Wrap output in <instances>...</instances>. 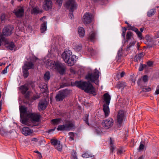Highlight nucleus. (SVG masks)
Here are the masks:
<instances>
[{"label":"nucleus","instance_id":"f257e3e1","mask_svg":"<svg viewBox=\"0 0 159 159\" xmlns=\"http://www.w3.org/2000/svg\"><path fill=\"white\" fill-rule=\"evenodd\" d=\"M72 86H76L81 89L88 93L93 94L94 95L96 94V92L94 88L90 83L81 81H75L73 84H72Z\"/></svg>","mask_w":159,"mask_h":159},{"label":"nucleus","instance_id":"f03ea898","mask_svg":"<svg viewBox=\"0 0 159 159\" xmlns=\"http://www.w3.org/2000/svg\"><path fill=\"white\" fill-rule=\"evenodd\" d=\"M46 67L48 69L57 70L61 74H63L65 68L63 64L59 62H55L54 61L48 59L45 62Z\"/></svg>","mask_w":159,"mask_h":159},{"label":"nucleus","instance_id":"7ed1b4c3","mask_svg":"<svg viewBox=\"0 0 159 159\" xmlns=\"http://www.w3.org/2000/svg\"><path fill=\"white\" fill-rule=\"evenodd\" d=\"M70 51H65L62 54L61 56L64 61L69 66H72L74 64L76 56L71 55Z\"/></svg>","mask_w":159,"mask_h":159},{"label":"nucleus","instance_id":"20e7f679","mask_svg":"<svg viewBox=\"0 0 159 159\" xmlns=\"http://www.w3.org/2000/svg\"><path fill=\"white\" fill-rule=\"evenodd\" d=\"M99 72L98 70H95V72L92 73L88 74L86 76V79L89 81L94 82L97 85L99 84L98 79Z\"/></svg>","mask_w":159,"mask_h":159},{"label":"nucleus","instance_id":"39448f33","mask_svg":"<svg viewBox=\"0 0 159 159\" xmlns=\"http://www.w3.org/2000/svg\"><path fill=\"white\" fill-rule=\"evenodd\" d=\"M26 118L28 120H31V123L29 122V123L31 124L32 126H36L37 124H34V122H38L39 121V115L36 113L32 112V111L26 112Z\"/></svg>","mask_w":159,"mask_h":159},{"label":"nucleus","instance_id":"423d86ee","mask_svg":"<svg viewBox=\"0 0 159 159\" xmlns=\"http://www.w3.org/2000/svg\"><path fill=\"white\" fill-rule=\"evenodd\" d=\"M20 116L21 118V122L23 124L27 125H31V124H30L27 120V119H24L22 116L25 115L26 117V112H30L27 111V109L24 106H21L20 107Z\"/></svg>","mask_w":159,"mask_h":159},{"label":"nucleus","instance_id":"0eeeda50","mask_svg":"<svg viewBox=\"0 0 159 159\" xmlns=\"http://www.w3.org/2000/svg\"><path fill=\"white\" fill-rule=\"evenodd\" d=\"M34 64L31 62H26L23 67V76L25 78H27L29 75V69L34 68Z\"/></svg>","mask_w":159,"mask_h":159},{"label":"nucleus","instance_id":"6e6552de","mask_svg":"<svg viewBox=\"0 0 159 159\" xmlns=\"http://www.w3.org/2000/svg\"><path fill=\"white\" fill-rule=\"evenodd\" d=\"M66 8L68 9L70 13H73L77 7V4L73 0L68 1L66 4Z\"/></svg>","mask_w":159,"mask_h":159},{"label":"nucleus","instance_id":"1a4fd4ad","mask_svg":"<svg viewBox=\"0 0 159 159\" xmlns=\"http://www.w3.org/2000/svg\"><path fill=\"white\" fill-rule=\"evenodd\" d=\"M93 18V16L91 13L89 12L85 13L83 17V22L85 24L91 23Z\"/></svg>","mask_w":159,"mask_h":159},{"label":"nucleus","instance_id":"9d476101","mask_svg":"<svg viewBox=\"0 0 159 159\" xmlns=\"http://www.w3.org/2000/svg\"><path fill=\"white\" fill-rule=\"evenodd\" d=\"M102 125L103 127L106 129H108L111 127L113 125V120L111 118H109L104 120Z\"/></svg>","mask_w":159,"mask_h":159},{"label":"nucleus","instance_id":"9b49d317","mask_svg":"<svg viewBox=\"0 0 159 159\" xmlns=\"http://www.w3.org/2000/svg\"><path fill=\"white\" fill-rule=\"evenodd\" d=\"M125 117V111L122 110H120L117 115L116 122L119 124H121L124 120Z\"/></svg>","mask_w":159,"mask_h":159},{"label":"nucleus","instance_id":"f8f14e48","mask_svg":"<svg viewBox=\"0 0 159 159\" xmlns=\"http://www.w3.org/2000/svg\"><path fill=\"white\" fill-rule=\"evenodd\" d=\"M4 44L5 46L11 50H13L15 46L13 42L9 43L8 40L6 39H1V43Z\"/></svg>","mask_w":159,"mask_h":159},{"label":"nucleus","instance_id":"ddd939ff","mask_svg":"<svg viewBox=\"0 0 159 159\" xmlns=\"http://www.w3.org/2000/svg\"><path fill=\"white\" fill-rule=\"evenodd\" d=\"M51 143L54 145L57 150L59 151H61L62 149V146L61 144L60 141L56 139H53L51 140Z\"/></svg>","mask_w":159,"mask_h":159},{"label":"nucleus","instance_id":"4468645a","mask_svg":"<svg viewBox=\"0 0 159 159\" xmlns=\"http://www.w3.org/2000/svg\"><path fill=\"white\" fill-rule=\"evenodd\" d=\"M13 28V26L11 25H8L5 26L2 31L3 35L5 36L10 35L12 33Z\"/></svg>","mask_w":159,"mask_h":159},{"label":"nucleus","instance_id":"2eb2a0df","mask_svg":"<svg viewBox=\"0 0 159 159\" xmlns=\"http://www.w3.org/2000/svg\"><path fill=\"white\" fill-rule=\"evenodd\" d=\"M13 13L17 17H21L24 15V10L23 7L21 6L18 7L13 11Z\"/></svg>","mask_w":159,"mask_h":159},{"label":"nucleus","instance_id":"dca6fc26","mask_svg":"<svg viewBox=\"0 0 159 159\" xmlns=\"http://www.w3.org/2000/svg\"><path fill=\"white\" fill-rule=\"evenodd\" d=\"M66 97L65 93L64 91H60L56 96L55 99L57 102L61 101Z\"/></svg>","mask_w":159,"mask_h":159},{"label":"nucleus","instance_id":"f3484780","mask_svg":"<svg viewBox=\"0 0 159 159\" xmlns=\"http://www.w3.org/2000/svg\"><path fill=\"white\" fill-rule=\"evenodd\" d=\"M48 102L45 100L40 101L38 105V109L39 111L45 109L47 107Z\"/></svg>","mask_w":159,"mask_h":159},{"label":"nucleus","instance_id":"a211bd4d","mask_svg":"<svg viewBox=\"0 0 159 159\" xmlns=\"http://www.w3.org/2000/svg\"><path fill=\"white\" fill-rule=\"evenodd\" d=\"M22 132L25 135L27 136L33 134L34 131L27 127H24L22 129Z\"/></svg>","mask_w":159,"mask_h":159},{"label":"nucleus","instance_id":"6ab92c4d","mask_svg":"<svg viewBox=\"0 0 159 159\" xmlns=\"http://www.w3.org/2000/svg\"><path fill=\"white\" fill-rule=\"evenodd\" d=\"M88 39L89 40L92 42H94L96 39V34L94 31L92 30L89 33Z\"/></svg>","mask_w":159,"mask_h":159},{"label":"nucleus","instance_id":"aec40b11","mask_svg":"<svg viewBox=\"0 0 159 159\" xmlns=\"http://www.w3.org/2000/svg\"><path fill=\"white\" fill-rule=\"evenodd\" d=\"M52 3L51 0H45L44 2V9L47 10L52 7Z\"/></svg>","mask_w":159,"mask_h":159},{"label":"nucleus","instance_id":"412c9836","mask_svg":"<svg viewBox=\"0 0 159 159\" xmlns=\"http://www.w3.org/2000/svg\"><path fill=\"white\" fill-rule=\"evenodd\" d=\"M148 81V77L146 75L143 76L142 78L139 79L138 81V84L139 86H141L143 84V82H146Z\"/></svg>","mask_w":159,"mask_h":159},{"label":"nucleus","instance_id":"4be33fe9","mask_svg":"<svg viewBox=\"0 0 159 159\" xmlns=\"http://www.w3.org/2000/svg\"><path fill=\"white\" fill-rule=\"evenodd\" d=\"M39 88H40L41 91L42 93H45L48 90L47 85L46 84L44 83H43L39 85Z\"/></svg>","mask_w":159,"mask_h":159},{"label":"nucleus","instance_id":"5701e85b","mask_svg":"<svg viewBox=\"0 0 159 159\" xmlns=\"http://www.w3.org/2000/svg\"><path fill=\"white\" fill-rule=\"evenodd\" d=\"M103 97L105 102L107 105H109L111 99V97L110 95L108 93H106L104 94Z\"/></svg>","mask_w":159,"mask_h":159},{"label":"nucleus","instance_id":"b1692460","mask_svg":"<svg viewBox=\"0 0 159 159\" xmlns=\"http://www.w3.org/2000/svg\"><path fill=\"white\" fill-rule=\"evenodd\" d=\"M103 110L105 113V116L106 117L110 113L109 108L108 106L104 105H103Z\"/></svg>","mask_w":159,"mask_h":159},{"label":"nucleus","instance_id":"393cba45","mask_svg":"<svg viewBox=\"0 0 159 159\" xmlns=\"http://www.w3.org/2000/svg\"><path fill=\"white\" fill-rule=\"evenodd\" d=\"M144 55V53L141 52L136 55L134 58V60L135 61H140Z\"/></svg>","mask_w":159,"mask_h":159},{"label":"nucleus","instance_id":"a878e982","mask_svg":"<svg viewBox=\"0 0 159 159\" xmlns=\"http://www.w3.org/2000/svg\"><path fill=\"white\" fill-rule=\"evenodd\" d=\"M78 32L79 36L80 37H83L85 34V30L82 27H80L79 28Z\"/></svg>","mask_w":159,"mask_h":159},{"label":"nucleus","instance_id":"bb28decb","mask_svg":"<svg viewBox=\"0 0 159 159\" xmlns=\"http://www.w3.org/2000/svg\"><path fill=\"white\" fill-rule=\"evenodd\" d=\"M62 121L61 119L57 118L53 119L51 120L52 124L54 125H57L60 123Z\"/></svg>","mask_w":159,"mask_h":159},{"label":"nucleus","instance_id":"cd10ccee","mask_svg":"<svg viewBox=\"0 0 159 159\" xmlns=\"http://www.w3.org/2000/svg\"><path fill=\"white\" fill-rule=\"evenodd\" d=\"M57 129L58 131H61L64 130H67V127L66 125H59L58 126Z\"/></svg>","mask_w":159,"mask_h":159},{"label":"nucleus","instance_id":"c85d7f7f","mask_svg":"<svg viewBox=\"0 0 159 159\" xmlns=\"http://www.w3.org/2000/svg\"><path fill=\"white\" fill-rule=\"evenodd\" d=\"M20 89L23 94H25L28 89V87L25 86H22L20 87Z\"/></svg>","mask_w":159,"mask_h":159},{"label":"nucleus","instance_id":"c756f323","mask_svg":"<svg viewBox=\"0 0 159 159\" xmlns=\"http://www.w3.org/2000/svg\"><path fill=\"white\" fill-rule=\"evenodd\" d=\"M47 30V24L45 22H44L41 25V33H43Z\"/></svg>","mask_w":159,"mask_h":159},{"label":"nucleus","instance_id":"7c9ffc66","mask_svg":"<svg viewBox=\"0 0 159 159\" xmlns=\"http://www.w3.org/2000/svg\"><path fill=\"white\" fill-rule=\"evenodd\" d=\"M131 30L134 31L137 34L138 37L140 39H142V34L141 32H139V30L136 28H133L131 29Z\"/></svg>","mask_w":159,"mask_h":159},{"label":"nucleus","instance_id":"2f4dec72","mask_svg":"<svg viewBox=\"0 0 159 159\" xmlns=\"http://www.w3.org/2000/svg\"><path fill=\"white\" fill-rule=\"evenodd\" d=\"M66 126L67 127V130L69 129L72 128L74 127V124L71 121H68L67 124H66Z\"/></svg>","mask_w":159,"mask_h":159},{"label":"nucleus","instance_id":"473e14b6","mask_svg":"<svg viewBox=\"0 0 159 159\" xmlns=\"http://www.w3.org/2000/svg\"><path fill=\"white\" fill-rule=\"evenodd\" d=\"M50 74L49 72H46L44 75V78L45 80H48L50 78Z\"/></svg>","mask_w":159,"mask_h":159},{"label":"nucleus","instance_id":"72a5a7b5","mask_svg":"<svg viewBox=\"0 0 159 159\" xmlns=\"http://www.w3.org/2000/svg\"><path fill=\"white\" fill-rule=\"evenodd\" d=\"M133 38V35L130 31H128L126 34V39L128 40L131 39Z\"/></svg>","mask_w":159,"mask_h":159},{"label":"nucleus","instance_id":"f704fd0d","mask_svg":"<svg viewBox=\"0 0 159 159\" xmlns=\"http://www.w3.org/2000/svg\"><path fill=\"white\" fill-rule=\"evenodd\" d=\"M155 12V11L154 9H151L148 12V16L149 17L151 16L154 14Z\"/></svg>","mask_w":159,"mask_h":159},{"label":"nucleus","instance_id":"c9c22d12","mask_svg":"<svg viewBox=\"0 0 159 159\" xmlns=\"http://www.w3.org/2000/svg\"><path fill=\"white\" fill-rule=\"evenodd\" d=\"M83 157L85 158H87L89 157H92V155L91 154H89L88 152H85L82 155Z\"/></svg>","mask_w":159,"mask_h":159},{"label":"nucleus","instance_id":"e433bc0d","mask_svg":"<svg viewBox=\"0 0 159 159\" xmlns=\"http://www.w3.org/2000/svg\"><path fill=\"white\" fill-rule=\"evenodd\" d=\"M111 141H110V145H111V148L110 150L111 152H113L114 150L115 149V148L114 146L113 145V142L112 141L111 139L110 138Z\"/></svg>","mask_w":159,"mask_h":159},{"label":"nucleus","instance_id":"4c0bfd02","mask_svg":"<svg viewBox=\"0 0 159 159\" xmlns=\"http://www.w3.org/2000/svg\"><path fill=\"white\" fill-rule=\"evenodd\" d=\"M126 30H127V29L125 27H124L123 28L122 30V36L124 38H125V33L126 32Z\"/></svg>","mask_w":159,"mask_h":159},{"label":"nucleus","instance_id":"58836bf2","mask_svg":"<svg viewBox=\"0 0 159 159\" xmlns=\"http://www.w3.org/2000/svg\"><path fill=\"white\" fill-rule=\"evenodd\" d=\"M69 135L70 136L69 137V139L70 141H72V140H73L74 139V134L73 133L70 132L69 133Z\"/></svg>","mask_w":159,"mask_h":159},{"label":"nucleus","instance_id":"ea45409f","mask_svg":"<svg viewBox=\"0 0 159 159\" xmlns=\"http://www.w3.org/2000/svg\"><path fill=\"white\" fill-rule=\"evenodd\" d=\"M144 147V146L142 143H141L139 148L138 150L139 151H140L141 150H143Z\"/></svg>","mask_w":159,"mask_h":159},{"label":"nucleus","instance_id":"a19ab883","mask_svg":"<svg viewBox=\"0 0 159 159\" xmlns=\"http://www.w3.org/2000/svg\"><path fill=\"white\" fill-rule=\"evenodd\" d=\"M151 90V89L149 87H147L144 88L143 89V91L145 92H149Z\"/></svg>","mask_w":159,"mask_h":159},{"label":"nucleus","instance_id":"79ce46f5","mask_svg":"<svg viewBox=\"0 0 159 159\" xmlns=\"http://www.w3.org/2000/svg\"><path fill=\"white\" fill-rule=\"evenodd\" d=\"M56 3L59 6H61L62 4V2L63 0H56Z\"/></svg>","mask_w":159,"mask_h":159},{"label":"nucleus","instance_id":"37998d69","mask_svg":"<svg viewBox=\"0 0 159 159\" xmlns=\"http://www.w3.org/2000/svg\"><path fill=\"white\" fill-rule=\"evenodd\" d=\"M32 12L34 13H38L39 10L38 8H34L32 11Z\"/></svg>","mask_w":159,"mask_h":159},{"label":"nucleus","instance_id":"c03bdc74","mask_svg":"<svg viewBox=\"0 0 159 159\" xmlns=\"http://www.w3.org/2000/svg\"><path fill=\"white\" fill-rule=\"evenodd\" d=\"M8 66H7L4 69V70L2 71V74H5V73H7V69L8 67Z\"/></svg>","mask_w":159,"mask_h":159},{"label":"nucleus","instance_id":"a18cd8bd","mask_svg":"<svg viewBox=\"0 0 159 159\" xmlns=\"http://www.w3.org/2000/svg\"><path fill=\"white\" fill-rule=\"evenodd\" d=\"M81 47L80 45H77L75 47V49L77 50H81Z\"/></svg>","mask_w":159,"mask_h":159},{"label":"nucleus","instance_id":"49530a36","mask_svg":"<svg viewBox=\"0 0 159 159\" xmlns=\"http://www.w3.org/2000/svg\"><path fill=\"white\" fill-rule=\"evenodd\" d=\"M6 16L5 14H3L1 16V18L2 20H4Z\"/></svg>","mask_w":159,"mask_h":159},{"label":"nucleus","instance_id":"de8ad7c7","mask_svg":"<svg viewBox=\"0 0 159 159\" xmlns=\"http://www.w3.org/2000/svg\"><path fill=\"white\" fill-rule=\"evenodd\" d=\"M154 94L155 95H158L159 94V89H156V90Z\"/></svg>","mask_w":159,"mask_h":159},{"label":"nucleus","instance_id":"09e8293b","mask_svg":"<svg viewBox=\"0 0 159 159\" xmlns=\"http://www.w3.org/2000/svg\"><path fill=\"white\" fill-rule=\"evenodd\" d=\"M125 74V72L124 71L122 72L120 74V77H123Z\"/></svg>","mask_w":159,"mask_h":159},{"label":"nucleus","instance_id":"8fccbe9b","mask_svg":"<svg viewBox=\"0 0 159 159\" xmlns=\"http://www.w3.org/2000/svg\"><path fill=\"white\" fill-rule=\"evenodd\" d=\"M135 41H133L132 42V43H130V45L129 47H130V46L134 45L135 44Z\"/></svg>","mask_w":159,"mask_h":159},{"label":"nucleus","instance_id":"3c124183","mask_svg":"<svg viewBox=\"0 0 159 159\" xmlns=\"http://www.w3.org/2000/svg\"><path fill=\"white\" fill-rule=\"evenodd\" d=\"M147 64L148 65L150 66L152 65V62H148Z\"/></svg>","mask_w":159,"mask_h":159},{"label":"nucleus","instance_id":"603ef678","mask_svg":"<svg viewBox=\"0 0 159 159\" xmlns=\"http://www.w3.org/2000/svg\"><path fill=\"white\" fill-rule=\"evenodd\" d=\"M139 71H142L143 70V66H140L139 68Z\"/></svg>","mask_w":159,"mask_h":159},{"label":"nucleus","instance_id":"864d4df0","mask_svg":"<svg viewBox=\"0 0 159 159\" xmlns=\"http://www.w3.org/2000/svg\"><path fill=\"white\" fill-rule=\"evenodd\" d=\"M38 157L39 158H42V157L41 154L40 153H39V154H38Z\"/></svg>","mask_w":159,"mask_h":159},{"label":"nucleus","instance_id":"5fc2aeb1","mask_svg":"<svg viewBox=\"0 0 159 159\" xmlns=\"http://www.w3.org/2000/svg\"><path fill=\"white\" fill-rule=\"evenodd\" d=\"M32 141H35L36 142L37 141V139L36 138H33L32 139Z\"/></svg>","mask_w":159,"mask_h":159},{"label":"nucleus","instance_id":"6e6d98bb","mask_svg":"<svg viewBox=\"0 0 159 159\" xmlns=\"http://www.w3.org/2000/svg\"><path fill=\"white\" fill-rule=\"evenodd\" d=\"M70 17H71V19H72V17L73 16V15H72V13H70Z\"/></svg>","mask_w":159,"mask_h":159},{"label":"nucleus","instance_id":"4d7b16f0","mask_svg":"<svg viewBox=\"0 0 159 159\" xmlns=\"http://www.w3.org/2000/svg\"><path fill=\"white\" fill-rule=\"evenodd\" d=\"M128 25V27L130 29H131L132 28H131V26L130 25H129V24L127 25Z\"/></svg>","mask_w":159,"mask_h":159},{"label":"nucleus","instance_id":"13d9d810","mask_svg":"<svg viewBox=\"0 0 159 159\" xmlns=\"http://www.w3.org/2000/svg\"><path fill=\"white\" fill-rule=\"evenodd\" d=\"M140 30L141 31V32H142L143 30V28H141L140 29Z\"/></svg>","mask_w":159,"mask_h":159},{"label":"nucleus","instance_id":"bf43d9fd","mask_svg":"<svg viewBox=\"0 0 159 159\" xmlns=\"http://www.w3.org/2000/svg\"><path fill=\"white\" fill-rule=\"evenodd\" d=\"M85 122L86 123V124L89 125L88 121V120H85Z\"/></svg>","mask_w":159,"mask_h":159},{"label":"nucleus","instance_id":"052dcab7","mask_svg":"<svg viewBox=\"0 0 159 159\" xmlns=\"http://www.w3.org/2000/svg\"><path fill=\"white\" fill-rule=\"evenodd\" d=\"M143 156H141L139 158V159H143Z\"/></svg>","mask_w":159,"mask_h":159},{"label":"nucleus","instance_id":"680f3d73","mask_svg":"<svg viewBox=\"0 0 159 159\" xmlns=\"http://www.w3.org/2000/svg\"><path fill=\"white\" fill-rule=\"evenodd\" d=\"M55 129V128L54 129H50V130H49V132H51V131H54V130Z\"/></svg>","mask_w":159,"mask_h":159},{"label":"nucleus","instance_id":"e2e57ef3","mask_svg":"<svg viewBox=\"0 0 159 159\" xmlns=\"http://www.w3.org/2000/svg\"><path fill=\"white\" fill-rule=\"evenodd\" d=\"M157 38L159 37V32L157 34Z\"/></svg>","mask_w":159,"mask_h":159},{"label":"nucleus","instance_id":"0e129e2a","mask_svg":"<svg viewBox=\"0 0 159 159\" xmlns=\"http://www.w3.org/2000/svg\"><path fill=\"white\" fill-rule=\"evenodd\" d=\"M156 89H159V85H158Z\"/></svg>","mask_w":159,"mask_h":159},{"label":"nucleus","instance_id":"69168bd1","mask_svg":"<svg viewBox=\"0 0 159 159\" xmlns=\"http://www.w3.org/2000/svg\"><path fill=\"white\" fill-rule=\"evenodd\" d=\"M125 23L127 24V25L129 24V23L127 22V21H125Z\"/></svg>","mask_w":159,"mask_h":159},{"label":"nucleus","instance_id":"338daca9","mask_svg":"<svg viewBox=\"0 0 159 159\" xmlns=\"http://www.w3.org/2000/svg\"><path fill=\"white\" fill-rule=\"evenodd\" d=\"M43 18H45V17H43V18H41L40 19V20H42Z\"/></svg>","mask_w":159,"mask_h":159},{"label":"nucleus","instance_id":"774afa93","mask_svg":"<svg viewBox=\"0 0 159 159\" xmlns=\"http://www.w3.org/2000/svg\"><path fill=\"white\" fill-rule=\"evenodd\" d=\"M36 153H38V154H39V153H40L38 151H37L36 152Z\"/></svg>","mask_w":159,"mask_h":159}]
</instances>
